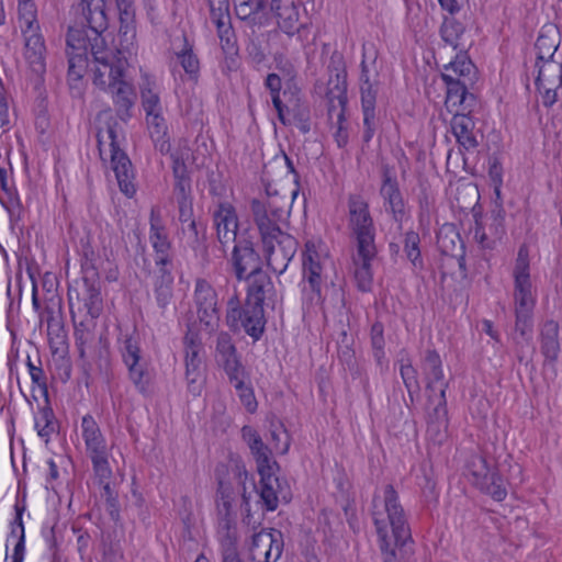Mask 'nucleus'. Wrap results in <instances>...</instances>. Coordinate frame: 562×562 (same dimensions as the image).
<instances>
[{
	"label": "nucleus",
	"instance_id": "f257e3e1",
	"mask_svg": "<svg viewBox=\"0 0 562 562\" xmlns=\"http://www.w3.org/2000/svg\"><path fill=\"white\" fill-rule=\"evenodd\" d=\"M371 517L375 527L378 544L383 562H405L414 553V540L407 515L392 484L383 488L382 495L374 493Z\"/></svg>",
	"mask_w": 562,
	"mask_h": 562
},
{
	"label": "nucleus",
	"instance_id": "f03ea898",
	"mask_svg": "<svg viewBox=\"0 0 562 562\" xmlns=\"http://www.w3.org/2000/svg\"><path fill=\"white\" fill-rule=\"evenodd\" d=\"M91 55L92 83L111 95L117 117L127 121L132 117L136 93L127 79L130 64L125 54L94 43L91 44Z\"/></svg>",
	"mask_w": 562,
	"mask_h": 562
},
{
	"label": "nucleus",
	"instance_id": "7ed1b4c3",
	"mask_svg": "<svg viewBox=\"0 0 562 562\" xmlns=\"http://www.w3.org/2000/svg\"><path fill=\"white\" fill-rule=\"evenodd\" d=\"M249 280L247 299L243 307L237 296L227 303L226 324L233 331L243 328L254 340H259L265 330L263 301L273 289L270 277L262 270L246 277Z\"/></svg>",
	"mask_w": 562,
	"mask_h": 562
},
{
	"label": "nucleus",
	"instance_id": "20e7f679",
	"mask_svg": "<svg viewBox=\"0 0 562 562\" xmlns=\"http://www.w3.org/2000/svg\"><path fill=\"white\" fill-rule=\"evenodd\" d=\"M514 277V303H515V331L529 342L532 331V314L536 305V297L532 293V284L529 273L528 249L520 246L515 267Z\"/></svg>",
	"mask_w": 562,
	"mask_h": 562
},
{
	"label": "nucleus",
	"instance_id": "39448f33",
	"mask_svg": "<svg viewBox=\"0 0 562 562\" xmlns=\"http://www.w3.org/2000/svg\"><path fill=\"white\" fill-rule=\"evenodd\" d=\"M291 202L288 196H272L268 201L254 199L250 211L262 244L288 234Z\"/></svg>",
	"mask_w": 562,
	"mask_h": 562
},
{
	"label": "nucleus",
	"instance_id": "423d86ee",
	"mask_svg": "<svg viewBox=\"0 0 562 562\" xmlns=\"http://www.w3.org/2000/svg\"><path fill=\"white\" fill-rule=\"evenodd\" d=\"M420 369L426 382V390L429 392L428 400L435 404L434 416L439 424H446L448 382L445 380L439 353L434 349H427L422 359Z\"/></svg>",
	"mask_w": 562,
	"mask_h": 562
},
{
	"label": "nucleus",
	"instance_id": "0eeeda50",
	"mask_svg": "<svg viewBox=\"0 0 562 562\" xmlns=\"http://www.w3.org/2000/svg\"><path fill=\"white\" fill-rule=\"evenodd\" d=\"M119 350L128 371V378L140 393L148 391L151 375L148 364L142 356L140 338L135 331L119 338Z\"/></svg>",
	"mask_w": 562,
	"mask_h": 562
},
{
	"label": "nucleus",
	"instance_id": "6e6552de",
	"mask_svg": "<svg viewBox=\"0 0 562 562\" xmlns=\"http://www.w3.org/2000/svg\"><path fill=\"white\" fill-rule=\"evenodd\" d=\"M329 79L325 92L327 100V114L331 120L334 116L344 120L346 114V106L348 103L347 97V72L342 55L334 52L330 56L328 64Z\"/></svg>",
	"mask_w": 562,
	"mask_h": 562
},
{
	"label": "nucleus",
	"instance_id": "1a4fd4ad",
	"mask_svg": "<svg viewBox=\"0 0 562 562\" xmlns=\"http://www.w3.org/2000/svg\"><path fill=\"white\" fill-rule=\"evenodd\" d=\"M349 228L357 240V247H375V229L368 202L360 194L348 198Z\"/></svg>",
	"mask_w": 562,
	"mask_h": 562
},
{
	"label": "nucleus",
	"instance_id": "9d476101",
	"mask_svg": "<svg viewBox=\"0 0 562 562\" xmlns=\"http://www.w3.org/2000/svg\"><path fill=\"white\" fill-rule=\"evenodd\" d=\"M81 428L86 448L95 474L100 477H108L111 474L108 449L99 425L91 415H86L82 417Z\"/></svg>",
	"mask_w": 562,
	"mask_h": 562
},
{
	"label": "nucleus",
	"instance_id": "9b49d317",
	"mask_svg": "<svg viewBox=\"0 0 562 562\" xmlns=\"http://www.w3.org/2000/svg\"><path fill=\"white\" fill-rule=\"evenodd\" d=\"M233 244L229 262L238 280H244L247 276L262 270L261 257L255 249V244L247 231H244L239 239Z\"/></svg>",
	"mask_w": 562,
	"mask_h": 562
},
{
	"label": "nucleus",
	"instance_id": "f8f14e48",
	"mask_svg": "<svg viewBox=\"0 0 562 562\" xmlns=\"http://www.w3.org/2000/svg\"><path fill=\"white\" fill-rule=\"evenodd\" d=\"M105 136L109 139L112 169L115 173L120 190L126 196L132 198L136 192L132 162L127 155L119 147L114 126L108 127Z\"/></svg>",
	"mask_w": 562,
	"mask_h": 562
},
{
	"label": "nucleus",
	"instance_id": "ddd939ff",
	"mask_svg": "<svg viewBox=\"0 0 562 562\" xmlns=\"http://www.w3.org/2000/svg\"><path fill=\"white\" fill-rule=\"evenodd\" d=\"M149 243L155 252L158 269H172V245L160 210L151 207L149 214Z\"/></svg>",
	"mask_w": 562,
	"mask_h": 562
},
{
	"label": "nucleus",
	"instance_id": "4468645a",
	"mask_svg": "<svg viewBox=\"0 0 562 562\" xmlns=\"http://www.w3.org/2000/svg\"><path fill=\"white\" fill-rule=\"evenodd\" d=\"M283 536L277 529H265L255 533L249 547L251 562H277L283 552Z\"/></svg>",
	"mask_w": 562,
	"mask_h": 562
},
{
	"label": "nucleus",
	"instance_id": "2eb2a0df",
	"mask_svg": "<svg viewBox=\"0 0 562 562\" xmlns=\"http://www.w3.org/2000/svg\"><path fill=\"white\" fill-rule=\"evenodd\" d=\"M538 76L536 86L542 97L544 106H552L558 100V90L562 86V63L554 59L537 61Z\"/></svg>",
	"mask_w": 562,
	"mask_h": 562
},
{
	"label": "nucleus",
	"instance_id": "dca6fc26",
	"mask_svg": "<svg viewBox=\"0 0 562 562\" xmlns=\"http://www.w3.org/2000/svg\"><path fill=\"white\" fill-rule=\"evenodd\" d=\"M380 194L383 199L385 211L392 216L397 228H403V223L408 218V209L400 190L396 178L392 177L390 170L384 168L382 175Z\"/></svg>",
	"mask_w": 562,
	"mask_h": 562
},
{
	"label": "nucleus",
	"instance_id": "f3484780",
	"mask_svg": "<svg viewBox=\"0 0 562 562\" xmlns=\"http://www.w3.org/2000/svg\"><path fill=\"white\" fill-rule=\"evenodd\" d=\"M194 303L201 324L213 330L220 321L217 294L205 279H198L194 286Z\"/></svg>",
	"mask_w": 562,
	"mask_h": 562
},
{
	"label": "nucleus",
	"instance_id": "a211bd4d",
	"mask_svg": "<svg viewBox=\"0 0 562 562\" xmlns=\"http://www.w3.org/2000/svg\"><path fill=\"white\" fill-rule=\"evenodd\" d=\"M277 471L258 472L260 475L259 497L267 512L276 510L280 501L289 503L292 498L288 482L277 476Z\"/></svg>",
	"mask_w": 562,
	"mask_h": 562
},
{
	"label": "nucleus",
	"instance_id": "6ab92c4d",
	"mask_svg": "<svg viewBox=\"0 0 562 562\" xmlns=\"http://www.w3.org/2000/svg\"><path fill=\"white\" fill-rule=\"evenodd\" d=\"M266 254L267 265L273 272L283 273L297 248L296 239L290 234L281 235L269 244H262Z\"/></svg>",
	"mask_w": 562,
	"mask_h": 562
},
{
	"label": "nucleus",
	"instance_id": "aec40b11",
	"mask_svg": "<svg viewBox=\"0 0 562 562\" xmlns=\"http://www.w3.org/2000/svg\"><path fill=\"white\" fill-rule=\"evenodd\" d=\"M22 35L24 40L23 56L29 68L38 79H43L46 72V45L41 29L24 30Z\"/></svg>",
	"mask_w": 562,
	"mask_h": 562
},
{
	"label": "nucleus",
	"instance_id": "412c9836",
	"mask_svg": "<svg viewBox=\"0 0 562 562\" xmlns=\"http://www.w3.org/2000/svg\"><path fill=\"white\" fill-rule=\"evenodd\" d=\"M83 293L82 297L77 293L76 311L80 306L82 310L81 318H91L95 321L103 311V300L101 296V284L98 273L92 269L90 274L83 277Z\"/></svg>",
	"mask_w": 562,
	"mask_h": 562
},
{
	"label": "nucleus",
	"instance_id": "4be33fe9",
	"mask_svg": "<svg viewBox=\"0 0 562 562\" xmlns=\"http://www.w3.org/2000/svg\"><path fill=\"white\" fill-rule=\"evenodd\" d=\"M216 363L225 371L228 380H237L238 374L246 372L240 356L228 333L222 331L217 335L215 346Z\"/></svg>",
	"mask_w": 562,
	"mask_h": 562
},
{
	"label": "nucleus",
	"instance_id": "5701e85b",
	"mask_svg": "<svg viewBox=\"0 0 562 562\" xmlns=\"http://www.w3.org/2000/svg\"><path fill=\"white\" fill-rule=\"evenodd\" d=\"M213 223L216 228V235L222 247H226L241 236L243 232H238V217L235 207L223 202L217 205L213 213Z\"/></svg>",
	"mask_w": 562,
	"mask_h": 562
},
{
	"label": "nucleus",
	"instance_id": "b1692460",
	"mask_svg": "<svg viewBox=\"0 0 562 562\" xmlns=\"http://www.w3.org/2000/svg\"><path fill=\"white\" fill-rule=\"evenodd\" d=\"M241 438L256 461L258 472L280 470L278 462L272 459L271 449L255 428L245 425L241 428Z\"/></svg>",
	"mask_w": 562,
	"mask_h": 562
},
{
	"label": "nucleus",
	"instance_id": "393cba45",
	"mask_svg": "<svg viewBox=\"0 0 562 562\" xmlns=\"http://www.w3.org/2000/svg\"><path fill=\"white\" fill-rule=\"evenodd\" d=\"M272 0H234L236 16L251 27L266 26L270 22Z\"/></svg>",
	"mask_w": 562,
	"mask_h": 562
},
{
	"label": "nucleus",
	"instance_id": "a878e982",
	"mask_svg": "<svg viewBox=\"0 0 562 562\" xmlns=\"http://www.w3.org/2000/svg\"><path fill=\"white\" fill-rule=\"evenodd\" d=\"M441 79L447 87L446 108L449 112H456L458 109L460 112L471 113L472 108L476 103V98L473 93L468 91V85L465 81H456L449 75H441Z\"/></svg>",
	"mask_w": 562,
	"mask_h": 562
},
{
	"label": "nucleus",
	"instance_id": "bb28decb",
	"mask_svg": "<svg viewBox=\"0 0 562 562\" xmlns=\"http://www.w3.org/2000/svg\"><path fill=\"white\" fill-rule=\"evenodd\" d=\"M303 278L312 292L322 299L323 263L313 241H306L303 254Z\"/></svg>",
	"mask_w": 562,
	"mask_h": 562
},
{
	"label": "nucleus",
	"instance_id": "cd10ccee",
	"mask_svg": "<svg viewBox=\"0 0 562 562\" xmlns=\"http://www.w3.org/2000/svg\"><path fill=\"white\" fill-rule=\"evenodd\" d=\"M450 125L452 134L461 148L470 151L479 146V140L474 132L475 122L469 112H460L456 109Z\"/></svg>",
	"mask_w": 562,
	"mask_h": 562
},
{
	"label": "nucleus",
	"instance_id": "c85d7f7f",
	"mask_svg": "<svg viewBox=\"0 0 562 562\" xmlns=\"http://www.w3.org/2000/svg\"><path fill=\"white\" fill-rule=\"evenodd\" d=\"M376 256L375 247L361 249L357 247V255L353 257L355 280L361 292H369L372 289L373 272L371 262Z\"/></svg>",
	"mask_w": 562,
	"mask_h": 562
},
{
	"label": "nucleus",
	"instance_id": "c756f323",
	"mask_svg": "<svg viewBox=\"0 0 562 562\" xmlns=\"http://www.w3.org/2000/svg\"><path fill=\"white\" fill-rule=\"evenodd\" d=\"M0 203L8 211L11 224H18L22 215V204L14 186L10 182L9 170L1 166Z\"/></svg>",
	"mask_w": 562,
	"mask_h": 562
},
{
	"label": "nucleus",
	"instance_id": "7c9ffc66",
	"mask_svg": "<svg viewBox=\"0 0 562 562\" xmlns=\"http://www.w3.org/2000/svg\"><path fill=\"white\" fill-rule=\"evenodd\" d=\"M270 13L278 18V25L286 35L293 36L299 31V10L293 2L272 0Z\"/></svg>",
	"mask_w": 562,
	"mask_h": 562
},
{
	"label": "nucleus",
	"instance_id": "2f4dec72",
	"mask_svg": "<svg viewBox=\"0 0 562 562\" xmlns=\"http://www.w3.org/2000/svg\"><path fill=\"white\" fill-rule=\"evenodd\" d=\"M68 58V85L70 90L76 94L80 95L83 89V75L87 68L91 64L88 61L87 52L83 53H71L67 55Z\"/></svg>",
	"mask_w": 562,
	"mask_h": 562
},
{
	"label": "nucleus",
	"instance_id": "473e14b6",
	"mask_svg": "<svg viewBox=\"0 0 562 562\" xmlns=\"http://www.w3.org/2000/svg\"><path fill=\"white\" fill-rule=\"evenodd\" d=\"M68 301L71 318L75 327V340L76 346H87L92 341L93 338V329L95 327V321L91 318H81L82 310L79 306L78 311H76L75 302L72 299L71 291H68Z\"/></svg>",
	"mask_w": 562,
	"mask_h": 562
},
{
	"label": "nucleus",
	"instance_id": "72a5a7b5",
	"mask_svg": "<svg viewBox=\"0 0 562 562\" xmlns=\"http://www.w3.org/2000/svg\"><path fill=\"white\" fill-rule=\"evenodd\" d=\"M176 41L181 43V45L175 52L177 59L190 79L196 81L200 72V60L193 50V42L189 41L184 32H182L181 36Z\"/></svg>",
	"mask_w": 562,
	"mask_h": 562
},
{
	"label": "nucleus",
	"instance_id": "f704fd0d",
	"mask_svg": "<svg viewBox=\"0 0 562 562\" xmlns=\"http://www.w3.org/2000/svg\"><path fill=\"white\" fill-rule=\"evenodd\" d=\"M181 233L187 245L194 251L196 257L206 260L209 257L206 245V227L202 222H191L181 226Z\"/></svg>",
	"mask_w": 562,
	"mask_h": 562
},
{
	"label": "nucleus",
	"instance_id": "c9c22d12",
	"mask_svg": "<svg viewBox=\"0 0 562 562\" xmlns=\"http://www.w3.org/2000/svg\"><path fill=\"white\" fill-rule=\"evenodd\" d=\"M172 269H158V274L154 281V296L158 307L164 314L172 304L173 292V276Z\"/></svg>",
	"mask_w": 562,
	"mask_h": 562
},
{
	"label": "nucleus",
	"instance_id": "e433bc0d",
	"mask_svg": "<svg viewBox=\"0 0 562 562\" xmlns=\"http://www.w3.org/2000/svg\"><path fill=\"white\" fill-rule=\"evenodd\" d=\"M541 352L546 359L555 361L560 352L559 324L549 319L546 321L540 329Z\"/></svg>",
	"mask_w": 562,
	"mask_h": 562
},
{
	"label": "nucleus",
	"instance_id": "4c0bfd02",
	"mask_svg": "<svg viewBox=\"0 0 562 562\" xmlns=\"http://www.w3.org/2000/svg\"><path fill=\"white\" fill-rule=\"evenodd\" d=\"M441 75H449L456 81L472 83L475 78V66L465 54H458L453 60L445 65Z\"/></svg>",
	"mask_w": 562,
	"mask_h": 562
},
{
	"label": "nucleus",
	"instance_id": "58836bf2",
	"mask_svg": "<svg viewBox=\"0 0 562 562\" xmlns=\"http://www.w3.org/2000/svg\"><path fill=\"white\" fill-rule=\"evenodd\" d=\"M237 461H234L228 471V479L225 480L221 476V474L224 472L225 467H217L216 469V476H217V508H223L224 510H232V502L234 499L235 495V487L233 486V482L236 484V487L238 492L241 493V488L238 486L237 481L234 479L232 474V468Z\"/></svg>",
	"mask_w": 562,
	"mask_h": 562
},
{
	"label": "nucleus",
	"instance_id": "ea45409f",
	"mask_svg": "<svg viewBox=\"0 0 562 562\" xmlns=\"http://www.w3.org/2000/svg\"><path fill=\"white\" fill-rule=\"evenodd\" d=\"M232 474H233L234 479L237 481L238 486L241 488V499H243L241 506L246 510V515H245L243 521L246 525L251 526L252 529H256V527L258 525H260V522L254 520V517L250 513V506H249L250 494L247 492V486H246L247 481H248V472L246 470L245 464L243 462H236L232 468Z\"/></svg>",
	"mask_w": 562,
	"mask_h": 562
},
{
	"label": "nucleus",
	"instance_id": "a19ab883",
	"mask_svg": "<svg viewBox=\"0 0 562 562\" xmlns=\"http://www.w3.org/2000/svg\"><path fill=\"white\" fill-rule=\"evenodd\" d=\"M467 472L472 477V483L479 487L485 485L486 480L497 471L495 467H491L485 457L482 454H472L467 461Z\"/></svg>",
	"mask_w": 562,
	"mask_h": 562
},
{
	"label": "nucleus",
	"instance_id": "79ce46f5",
	"mask_svg": "<svg viewBox=\"0 0 562 562\" xmlns=\"http://www.w3.org/2000/svg\"><path fill=\"white\" fill-rule=\"evenodd\" d=\"M438 248L445 256H459L464 250V244L460 234L452 227H443L437 235Z\"/></svg>",
	"mask_w": 562,
	"mask_h": 562
},
{
	"label": "nucleus",
	"instance_id": "37998d69",
	"mask_svg": "<svg viewBox=\"0 0 562 562\" xmlns=\"http://www.w3.org/2000/svg\"><path fill=\"white\" fill-rule=\"evenodd\" d=\"M218 509V536L221 550H226V547L237 548V531L235 521L232 517L231 510Z\"/></svg>",
	"mask_w": 562,
	"mask_h": 562
},
{
	"label": "nucleus",
	"instance_id": "c03bdc74",
	"mask_svg": "<svg viewBox=\"0 0 562 562\" xmlns=\"http://www.w3.org/2000/svg\"><path fill=\"white\" fill-rule=\"evenodd\" d=\"M559 35L554 27L550 26L542 31L538 36L535 48L537 50V61L553 59L554 53L559 47Z\"/></svg>",
	"mask_w": 562,
	"mask_h": 562
},
{
	"label": "nucleus",
	"instance_id": "a18cd8bd",
	"mask_svg": "<svg viewBox=\"0 0 562 562\" xmlns=\"http://www.w3.org/2000/svg\"><path fill=\"white\" fill-rule=\"evenodd\" d=\"M403 251L406 259L412 263L414 269L423 270L425 268L420 251V237L417 232L407 231L404 233Z\"/></svg>",
	"mask_w": 562,
	"mask_h": 562
},
{
	"label": "nucleus",
	"instance_id": "49530a36",
	"mask_svg": "<svg viewBox=\"0 0 562 562\" xmlns=\"http://www.w3.org/2000/svg\"><path fill=\"white\" fill-rule=\"evenodd\" d=\"M216 26L217 36L220 38L221 47L227 55H237L238 45L235 31L232 26L231 19L218 20L213 22Z\"/></svg>",
	"mask_w": 562,
	"mask_h": 562
},
{
	"label": "nucleus",
	"instance_id": "de8ad7c7",
	"mask_svg": "<svg viewBox=\"0 0 562 562\" xmlns=\"http://www.w3.org/2000/svg\"><path fill=\"white\" fill-rule=\"evenodd\" d=\"M45 406L40 409L38 416L35 418V428L38 436L45 438L47 442L49 436L56 431V419L48 397L45 398Z\"/></svg>",
	"mask_w": 562,
	"mask_h": 562
},
{
	"label": "nucleus",
	"instance_id": "09e8293b",
	"mask_svg": "<svg viewBox=\"0 0 562 562\" xmlns=\"http://www.w3.org/2000/svg\"><path fill=\"white\" fill-rule=\"evenodd\" d=\"M248 378L247 372L238 374L237 380H229V382L234 385L237 395L245 406L247 412L255 413L258 406L257 400L255 397L254 389L250 384H246L245 380Z\"/></svg>",
	"mask_w": 562,
	"mask_h": 562
},
{
	"label": "nucleus",
	"instance_id": "8fccbe9b",
	"mask_svg": "<svg viewBox=\"0 0 562 562\" xmlns=\"http://www.w3.org/2000/svg\"><path fill=\"white\" fill-rule=\"evenodd\" d=\"M465 31L464 25L454 18H445L440 26V36L443 42L454 49L460 45L459 41Z\"/></svg>",
	"mask_w": 562,
	"mask_h": 562
},
{
	"label": "nucleus",
	"instance_id": "3c124183",
	"mask_svg": "<svg viewBox=\"0 0 562 562\" xmlns=\"http://www.w3.org/2000/svg\"><path fill=\"white\" fill-rule=\"evenodd\" d=\"M495 193L497 195V199H499V189H496ZM505 215L506 212L502 203L498 202V200H496L494 207L491 211V223L488 225V232L492 234L493 238H498L501 240L506 235Z\"/></svg>",
	"mask_w": 562,
	"mask_h": 562
},
{
	"label": "nucleus",
	"instance_id": "603ef678",
	"mask_svg": "<svg viewBox=\"0 0 562 562\" xmlns=\"http://www.w3.org/2000/svg\"><path fill=\"white\" fill-rule=\"evenodd\" d=\"M83 14L87 22V26L94 32V34L97 35L95 43H98V37L108 26L104 10L100 5H97L94 9H91L90 3H88L87 12L86 8H83Z\"/></svg>",
	"mask_w": 562,
	"mask_h": 562
},
{
	"label": "nucleus",
	"instance_id": "864d4df0",
	"mask_svg": "<svg viewBox=\"0 0 562 562\" xmlns=\"http://www.w3.org/2000/svg\"><path fill=\"white\" fill-rule=\"evenodd\" d=\"M18 15L21 22V31L24 30H38L41 29L37 21V10L34 1H25L19 3Z\"/></svg>",
	"mask_w": 562,
	"mask_h": 562
},
{
	"label": "nucleus",
	"instance_id": "5fc2aeb1",
	"mask_svg": "<svg viewBox=\"0 0 562 562\" xmlns=\"http://www.w3.org/2000/svg\"><path fill=\"white\" fill-rule=\"evenodd\" d=\"M370 340L373 350V357L379 364H382V361L385 358L384 347V326L381 322H375L371 326L370 330Z\"/></svg>",
	"mask_w": 562,
	"mask_h": 562
},
{
	"label": "nucleus",
	"instance_id": "6e6d98bb",
	"mask_svg": "<svg viewBox=\"0 0 562 562\" xmlns=\"http://www.w3.org/2000/svg\"><path fill=\"white\" fill-rule=\"evenodd\" d=\"M154 82L146 78V83L140 88L142 105L146 114L161 111L159 94L153 89Z\"/></svg>",
	"mask_w": 562,
	"mask_h": 562
},
{
	"label": "nucleus",
	"instance_id": "4d7b16f0",
	"mask_svg": "<svg viewBox=\"0 0 562 562\" xmlns=\"http://www.w3.org/2000/svg\"><path fill=\"white\" fill-rule=\"evenodd\" d=\"M479 488L491 495L494 501L502 502L507 496L506 487L504 486L503 479L497 471H495L485 485H480Z\"/></svg>",
	"mask_w": 562,
	"mask_h": 562
},
{
	"label": "nucleus",
	"instance_id": "13d9d810",
	"mask_svg": "<svg viewBox=\"0 0 562 562\" xmlns=\"http://www.w3.org/2000/svg\"><path fill=\"white\" fill-rule=\"evenodd\" d=\"M361 109L375 110L378 89L370 82L367 75L361 76Z\"/></svg>",
	"mask_w": 562,
	"mask_h": 562
},
{
	"label": "nucleus",
	"instance_id": "bf43d9fd",
	"mask_svg": "<svg viewBox=\"0 0 562 562\" xmlns=\"http://www.w3.org/2000/svg\"><path fill=\"white\" fill-rule=\"evenodd\" d=\"M184 363L186 370L201 369V358L199 356V345L194 341L192 337L186 336L184 338Z\"/></svg>",
	"mask_w": 562,
	"mask_h": 562
},
{
	"label": "nucleus",
	"instance_id": "052dcab7",
	"mask_svg": "<svg viewBox=\"0 0 562 562\" xmlns=\"http://www.w3.org/2000/svg\"><path fill=\"white\" fill-rule=\"evenodd\" d=\"M400 373L403 379L404 385L412 398L413 394L419 392L420 390L419 382L417 379V370L408 361L407 363L401 364Z\"/></svg>",
	"mask_w": 562,
	"mask_h": 562
},
{
	"label": "nucleus",
	"instance_id": "680f3d73",
	"mask_svg": "<svg viewBox=\"0 0 562 562\" xmlns=\"http://www.w3.org/2000/svg\"><path fill=\"white\" fill-rule=\"evenodd\" d=\"M173 193L177 203L192 202L190 176L175 177Z\"/></svg>",
	"mask_w": 562,
	"mask_h": 562
},
{
	"label": "nucleus",
	"instance_id": "e2e57ef3",
	"mask_svg": "<svg viewBox=\"0 0 562 562\" xmlns=\"http://www.w3.org/2000/svg\"><path fill=\"white\" fill-rule=\"evenodd\" d=\"M40 366H35L30 356H27L26 366L29 369V373L31 375V380L34 384H36L42 393L44 394L45 398L48 397V390H47V379L46 375L41 367V360H38Z\"/></svg>",
	"mask_w": 562,
	"mask_h": 562
},
{
	"label": "nucleus",
	"instance_id": "0e129e2a",
	"mask_svg": "<svg viewBox=\"0 0 562 562\" xmlns=\"http://www.w3.org/2000/svg\"><path fill=\"white\" fill-rule=\"evenodd\" d=\"M66 55L71 53H83L87 52L86 38L82 36L79 30L69 29L66 38Z\"/></svg>",
	"mask_w": 562,
	"mask_h": 562
},
{
	"label": "nucleus",
	"instance_id": "69168bd1",
	"mask_svg": "<svg viewBox=\"0 0 562 562\" xmlns=\"http://www.w3.org/2000/svg\"><path fill=\"white\" fill-rule=\"evenodd\" d=\"M190 156V148L184 147L173 154H171L172 159V173L173 177H182L189 175L188 168L186 165V160Z\"/></svg>",
	"mask_w": 562,
	"mask_h": 562
},
{
	"label": "nucleus",
	"instance_id": "338daca9",
	"mask_svg": "<svg viewBox=\"0 0 562 562\" xmlns=\"http://www.w3.org/2000/svg\"><path fill=\"white\" fill-rule=\"evenodd\" d=\"M247 58L256 66L261 65L266 61V53L261 46V43L257 38H249L246 45Z\"/></svg>",
	"mask_w": 562,
	"mask_h": 562
},
{
	"label": "nucleus",
	"instance_id": "774afa93",
	"mask_svg": "<svg viewBox=\"0 0 562 562\" xmlns=\"http://www.w3.org/2000/svg\"><path fill=\"white\" fill-rule=\"evenodd\" d=\"M146 121L149 128V134L151 136H161L167 134V125L164 116L161 115V111L153 112L151 114H146Z\"/></svg>",
	"mask_w": 562,
	"mask_h": 562
}]
</instances>
